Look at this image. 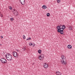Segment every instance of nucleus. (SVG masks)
I'll use <instances>...</instances> for the list:
<instances>
[{
	"instance_id": "5701e85b",
	"label": "nucleus",
	"mask_w": 75,
	"mask_h": 75,
	"mask_svg": "<svg viewBox=\"0 0 75 75\" xmlns=\"http://www.w3.org/2000/svg\"><path fill=\"white\" fill-rule=\"evenodd\" d=\"M9 8L10 10H12V8L11 7H10V8Z\"/></svg>"
},
{
	"instance_id": "0eeeda50",
	"label": "nucleus",
	"mask_w": 75,
	"mask_h": 75,
	"mask_svg": "<svg viewBox=\"0 0 75 75\" xmlns=\"http://www.w3.org/2000/svg\"><path fill=\"white\" fill-rule=\"evenodd\" d=\"M13 14L15 16H18V12L16 10L15 11V12H13Z\"/></svg>"
},
{
	"instance_id": "ddd939ff",
	"label": "nucleus",
	"mask_w": 75,
	"mask_h": 75,
	"mask_svg": "<svg viewBox=\"0 0 75 75\" xmlns=\"http://www.w3.org/2000/svg\"><path fill=\"white\" fill-rule=\"evenodd\" d=\"M67 47L68 48L71 49V48H72V46L71 45H68L67 46Z\"/></svg>"
},
{
	"instance_id": "b1692460",
	"label": "nucleus",
	"mask_w": 75,
	"mask_h": 75,
	"mask_svg": "<svg viewBox=\"0 0 75 75\" xmlns=\"http://www.w3.org/2000/svg\"><path fill=\"white\" fill-rule=\"evenodd\" d=\"M26 50V49H23V51H25Z\"/></svg>"
},
{
	"instance_id": "2f4dec72",
	"label": "nucleus",
	"mask_w": 75,
	"mask_h": 75,
	"mask_svg": "<svg viewBox=\"0 0 75 75\" xmlns=\"http://www.w3.org/2000/svg\"><path fill=\"white\" fill-rule=\"evenodd\" d=\"M4 52H3V53H4Z\"/></svg>"
},
{
	"instance_id": "393cba45",
	"label": "nucleus",
	"mask_w": 75,
	"mask_h": 75,
	"mask_svg": "<svg viewBox=\"0 0 75 75\" xmlns=\"http://www.w3.org/2000/svg\"><path fill=\"white\" fill-rule=\"evenodd\" d=\"M59 26H60V28H61V27H62V25H59Z\"/></svg>"
},
{
	"instance_id": "c85d7f7f",
	"label": "nucleus",
	"mask_w": 75,
	"mask_h": 75,
	"mask_svg": "<svg viewBox=\"0 0 75 75\" xmlns=\"http://www.w3.org/2000/svg\"><path fill=\"white\" fill-rule=\"evenodd\" d=\"M17 51L18 52V51H18V50H17Z\"/></svg>"
},
{
	"instance_id": "6ab92c4d",
	"label": "nucleus",
	"mask_w": 75,
	"mask_h": 75,
	"mask_svg": "<svg viewBox=\"0 0 75 75\" xmlns=\"http://www.w3.org/2000/svg\"><path fill=\"white\" fill-rule=\"evenodd\" d=\"M31 40V38H29L26 39V41H28V40Z\"/></svg>"
},
{
	"instance_id": "423d86ee",
	"label": "nucleus",
	"mask_w": 75,
	"mask_h": 75,
	"mask_svg": "<svg viewBox=\"0 0 75 75\" xmlns=\"http://www.w3.org/2000/svg\"><path fill=\"white\" fill-rule=\"evenodd\" d=\"M20 2L22 5L25 4V0H20Z\"/></svg>"
},
{
	"instance_id": "bb28decb",
	"label": "nucleus",
	"mask_w": 75,
	"mask_h": 75,
	"mask_svg": "<svg viewBox=\"0 0 75 75\" xmlns=\"http://www.w3.org/2000/svg\"><path fill=\"white\" fill-rule=\"evenodd\" d=\"M26 48V47H24V49H25Z\"/></svg>"
},
{
	"instance_id": "cd10ccee",
	"label": "nucleus",
	"mask_w": 75,
	"mask_h": 75,
	"mask_svg": "<svg viewBox=\"0 0 75 75\" xmlns=\"http://www.w3.org/2000/svg\"><path fill=\"white\" fill-rule=\"evenodd\" d=\"M13 11H16V10H15V9H13Z\"/></svg>"
},
{
	"instance_id": "c756f323",
	"label": "nucleus",
	"mask_w": 75,
	"mask_h": 75,
	"mask_svg": "<svg viewBox=\"0 0 75 75\" xmlns=\"http://www.w3.org/2000/svg\"><path fill=\"white\" fill-rule=\"evenodd\" d=\"M0 45H1H1H2L1 44H0Z\"/></svg>"
},
{
	"instance_id": "1a4fd4ad",
	"label": "nucleus",
	"mask_w": 75,
	"mask_h": 75,
	"mask_svg": "<svg viewBox=\"0 0 75 75\" xmlns=\"http://www.w3.org/2000/svg\"><path fill=\"white\" fill-rule=\"evenodd\" d=\"M56 74L57 75H61L62 74L61 72L59 71H57L56 72Z\"/></svg>"
},
{
	"instance_id": "7ed1b4c3",
	"label": "nucleus",
	"mask_w": 75,
	"mask_h": 75,
	"mask_svg": "<svg viewBox=\"0 0 75 75\" xmlns=\"http://www.w3.org/2000/svg\"><path fill=\"white\" fill-rule=\"evenodd\" d=\"M13 55L14 57L16 58H18V54L16 52H13Z\"/></svg>"
},
{
	"instance_id": "7c9ffc66",
	"label": "nucleus",
	"mask_w": 75,
	"mask_h": 75,
	"mask_svg": "<svg viewBox=\"0 0 75 75\" xmlns=\"http://www.w3.org/2000/svg\"><path fill=\"white\" fill-rule=\"evenodd\" d=\"M34 46H35V45H33V47H34Z\"/></svg>"
},
{
	"instance_id": "a878e982",
	"label": "nucleus",
	"mask_w": 75,
	"mask_h": 75,
	"mask_svg": "<svg viewBox=\"0 0 75 75\" xmlns=\"http://www.w3.org/2000/svg\"><path fill=\"white\" fill-rule=\"evenodd\" d=\"M1 38H3V36H1Z\"/></svg>"
},
{
	"instance_id": "412c9836",
	"label": "nucleus",
	"mask_w": 75,
	"mask_h": 75,
	"mask_svg": "<svg viewBox=\"0 0 75 75\" xmlns=\"http://www.w3.org/2000/svg\"><path fill=\"white\" fill-rule=\"evenodd\" d=\"M60 1H61V0H57V2L58 3H60Z\"/></svg>"
},
{
	"instance_id": "f03ea898",
	"label": "nucleus",
	"mask_w": 75,
	"mask_h": 75,
	"mask_svg": "<svg viewBox=\"0 0 75 75\" xmlns=\"http://www.w3.org/2000/svg\"><path fill=\"white\" fill-rule=\"evenodd\" d=\"M6 57L7 60L9 61H11L13 59L12 56L9 53L6 54Z\"/></svg>"
},
{
	"instance_id": "dca6fc26",
	"label": "nucleus",
	"mask_w": 75,
	"mask_h": 75,
	"mask_svg": "<svg viewBox=\"0 0 75 75\" xmlns=\"http://www.w3.org/2000/svg\"><path fill=\"white\" fill-rule=\"evenodd\" d=\"M39 54H41V50H39L38 51Z\"/></svg>"
},
{
	"instance_id": "39448f33",
	"label": "nucleus",
	"mask_w": 75,
	"mask_h": 75,
	"mask_svg": "<svg viewBox=\"0 0 75 75\" xmlns=\"http://www.w3.org/2000/svg\"><path fill=\"white\" fill-rule=\"evenodd\" d=\"M62 63L64 64V65H66L67 64V60L66 58H64V59H62Z\"/></svg>"
},
{
	"instance_id": "f8f14e48",
	"label": "nucleus",
	"mask_w": 75,
	"mask_h": 75,
	"mask_svg": "<svg viewBox=\"0 0 75 75\" xmlns=\"http://www.w3.org/2000/svg\"><path fill=\"white\" fill-rule=\"evenodd\" d=\"M69 30H72V27L71 26L69 27Z\"/></svg>"
},
{
	"instance_id": "6e6552de",
	"label": "nucleus",
	"mask_w": 75,
	"mask_h": 75,
	"mask_svg": "<svg viewBox=\"0 0 75 75\" xmlns=\"http://www.w3.org/2000/svg\"><path fill=\"white\" fill-rule=\"evenodd\" d=\"M48 67V64H46V63H45L44 64V68H47Z\"/></svg>"
},
{
	"instance_id": "4be33fe9",
	"label": "nucleus",
	"mask_w": 75,
	"mask_h": 75,
	"mask_svg": "<svg viewBox=\"0 0 75 75\" xmlns=\"http://www.w3.org/2000/svg\"><path fill=\"white\" fill-rule=\"evenodd\" d=\"M33 45V44H32V43H30L29 44V45L30 46H31V45Z\"/></svg>"
},
{
	"instance_id": "9d476101",
	"label": "nucleus",
	"mask_w": 75,
	"mask_h": 75,
	"mask_svg": "<svg viewBox=\"0 0 75 75\" xmlns=\"http://www.w3.org/2000/svg\"><path fill=\"white\" fill-rule=\"evenodd\" d=\"M43 58H44L43 57H41L40 55H39V59H40V60H42Z\"/></svg>"
},
{
	"instance_id": "f257e3e1",
	"label": "nucleus",
	"mask_w": 75,
	"mask_h": 75,
	"mask_svg": "<svg viewBox=\"0 0 75 75\" xmlns=\"http://www.w3.org/2000/svg\"><path fill=\"white\" fill-rule=\"evenodd\" d=\"M57 32L60 33L61 34H64V29L65 28V26L64 25H62V27L60 28V26L58 25L57 27Z\"/></svg>"
},
{
	"instance_id": "473e14b6",
	"label": "nucleus",
	"mask_w": 75,
	"mask_h": 75,
	"mask_svg": "<svg viewBox=\"0 0 75 75\" xmlns=\"http://www.w3.org/2000/svg\"><path fill=\"white\" fill-rule=\"evenodd\" d=\"M1 17H2V16H1Z\"/></svg>"
},
{
	"instance_id": "4468645a",
	"label": "nucleus",
	"mask_w": 75,
	"mask_h": 75,
	"mask_svg": "<svg viewBox=\"0 0 75 75\" xmlns=\"http://www.w3.org/2000/svg\"><path fill=\"white\" fill-rule=\"evenodd\" d=\"M42 8H44V9H46V8H47V7L45 5H43L42 6Z\"/></svg>"
},
{
	"instance_id": "f3484780",
	"label": "nucleus",
	"mask_w": 75,
	"mask_h": 75,
	"mask_svg": "<svg viewBox=\"0 0 75 75\" xmlns=\"http://www.w3.org/2000/svg\"><path fill=\"white\" fill-rule=\"evenodd\" d=\"M10 20H11V21H13L14 20V19L13 18H10Z\"/></svg>"
},
{
	"instance_id": "2eb2a0df",
	"label": "nucleus",
	"mask_w": 75,
	"mask_h": 75,
	"mask_svg": "<svg viewBox=\"0 0 75 75\" xmlns=\"http://www.w3.org/2000/svg\"><path fill=\"white\" fill-rule=\"evenodd\" d=\"M40 55V57H42V58H44V54H42Z\"/></svg>"
},
{
	"instance_id": "a211bd4d",
	"label": "nucleus",
	"mask_w": 75,
	"mask_h": 75,
	"mask_svg": "<svg viewBox=\"0 0 75 75\" xmlns=\"http://www.w3.org/2000/svg\"><path fill=\"white\" fill-rule=\"evenodd\" d=\"M50 14L49 13H48L47 14V17H49V16H50Z\"/></svg>"
},
{
	"instance_id": "20e7f679",
	"label": "nucleus",
	"mask_w": 75,
	"mask_h": 75,
	"mask_svg": "<svg viewBox=\"0 0 75 75\" xmlns=\"http://www.w3.org/2000/svg\"><path fill=\"white\" fill-rule=\"evenodd\" d=\"M1 62L3 63V64H5V63L7 62V60L4 58H2L1 59Z\"/></svg>"
},
{
	"instance_id": "aec40b11",
	"label": "nucleus",
	"mask_w": 75,
	"mask_h": 75,
	"mask_svg": "<svg viewBox=\"0 0 75 75\" xmlns=\"http://www.w3.org/2000/svg\"><path fill=\"white\" fill-rule=\"evenodd\" d=\"M23 39H25V35H23Z\"/></svg>"
},
{
	"instance_id": "9b49d317",
	"label": "nucleus",
	"mask_w": 75,
	"mask_h": 75,
	"mask_svg": "<svg viewBox=\"0 0 75 75\" xmlns=\"http://www.w3.org/2000/svg\"><path fill=\"white\" fill-rule=\"evenodd\" d=\"M61 58H62V59H64V58H65V56L64 55L62 54L61 55Z\"/></svg>"
}]
</instances>
